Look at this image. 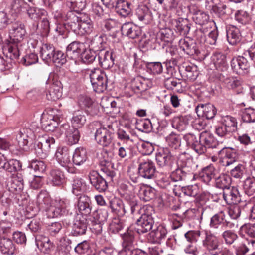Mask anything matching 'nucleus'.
<instances>
[{"label": "nucleus", "instance_id": "nucleus-1", "mask_svg": "<svg viewBox=\"0 0 255 255\" xmlns=\"http://www.w3.org/2000/svg\"><path fill=\"white\" fill-rule=\"evenodd\" d=\"M37 201L41 208L45 209L50 218L57 217L64 214L68 205L66 200H52L46 192L39 194Z\"/></svg>", "mask_w": 255, "mask_h": 255}, {"label": "nucleus", "instance_id": "nucleus-2", "mask_svg": "<svg viewBox=\"0 0 255 255\" xmlns=\"http://www.w3.org/2000/svg\"><path fill=\"white\" fill-rule=\"evenodd\" d=\"M67 19L69 20V24L73 26L75 30L77 29L80 30L82 33H90L93 29V24L91 19L84 18L82 19L74 14L72 11H69L67 14Z\"/></svg>", "mask_w": 255, "mask_h": 255}, {"label": "nucleus", "instance_id": "nucleus-3", "mask_svg": "<svg viewBox=\"0 0 255 255\" xmlns=\"http://www.w3.org/2000/svg\"><path fill=\"white\" fill-rule=\"evenodd\" d=\"M90 78L94 90L98 93L103 92L107 88V79L104 72L100 69L91 71Z\"/></svg>", "mask_w": 255, "mask_h": 255}, {"label": "nucleus", "instance_id": "nucleus-4", "mask_svg": "<svg viewBox=\"0 0 255 255\" xmlns=\"http://www.w3.org/2000/svg\"><path fill=\"white\" fill-rule=\"evenodd\" d=\"M9 230V227L0 223V250L3 254L13 255L16 252L15 246L10 239L5 237Z\"/></svg>", "mask_w": 255, "mask_h": 255}, {"label": "nucleus", "instance_id": "nucleus-5", "mask_svg": "<svg viewBox=\"0 0 255 255\" xmlns=\"http://www.w3.org/2000/svg\"><path fill=\"white\" fill-rule=\"evenodd\" d=\"M205 237L202 241L203 247L210 254L218 255L220 243L218 237L208 231H204Z\"/></svg>", "mask_w": 255, "mask_h": 255}, {"label": "nucleus", "instance_id": "nucleus-6", "mask_svg": "<svg viewBox=\"0 0 255 255\" xmlns=\"http://www.w3.org/2000/svg\"><path fill=\"white\" fill-rule=\"evenodd\" d=\"M113 134V130L111 126H101L96 130L95 139L98 144L103 147H107L112 142Z\"/></svg>", "mask_w": 255, "mask_h": 255}, {"label": "nucleus", "instance_id": "nucleus-7", "mask_svg": "<svg viewBox=\"0 0 255 255\" xmlns=\"http://www.w3.org/2000/svg\"><path fill=\"white\" fill-rule=\"evenodd\" d=\"M39 130L40 128L36 122H32L23 128L20 131V136L18 139L20 146L27 145L29 140L34 139Z\"/></svg>", "mask_w": 255, "mask_h": 255}, {"label": "nucleus", "instance_id": "nucleus-8", "mask_svg": "<svg viewBox=\"0 0 255 255\" xmlns=\"http://www.w3.org/2000/svg\"><path fill=\"white\" fill-rule=\"evenodd\" d=\"M148 209L147 207L146 209L143 208V210L144 213H142L141 217L137 220L136 224L138 226L137 231L139 233H145L152 228L154 223L153 218L152 214L150 213V209L152 210L151 207Z\"/></svg>", "mask_w": 255, "mask_h": 255}, {"label": "nucleus", "instance_id": "nucleus-9", "mask_svg": "<svg viewBox=\"0 0 255 255\" xmlns=\"http://www.w3.org/2000/svg\"><path fill=\"white\" fill-rule=\"evenodd\" d=\"M189 161L185 165H181V167L173 171L170 177L173 181L176 182L180 180H194L195 175L191 172V168L187 165Z\"/></svg>", "mask_w": 255, "mask_h": 255}, {"label": "nucleus", "instance_id": "nucleus-10", "mask_svg": "<svg viewBox=\"0 0 255 255\" xmlns=\"http://www.w3.org/2000/svg\"><path fill=\"white\" fill-rule=\"evenodd\" d=\"M62 132H64L65 140L70 145L75 144L79 141L80 134L78 129L73 127H70L68 124H63L60 128Z\"/></svg>", "mask_w": 255, "mask_h": 255}, {"label": "nucleus", "instance_id": "nucleus-11", "mask_svg": "<svg viewBox=\"0 0 255 255\" xmlns=\"http://www.w3.org/2000/svg\"><path fill=\"white\" fill-rule=\"evenodd\" d=\"M61 117L48 113H43L41 118L43 128L47 131H53L60 122Z\"/></svg>", "mask_w": 255, "mask_h": 255}, {"label": "nucleus", "instance_id": "nucleus-12", "mask_svg": "<svg viewBox=\"0 0 255 255\" xmlns=\"http://www.w3.org/2000/svg\"><path fill=\"white\" fill-rule=\"evenodd\" d=\"M25 26L21 22H16L12 24L9 31L10 41L21 43L25 36Z\"/></svg>", "mask_w": 255, "mask_h": 255}, {"label": "nucleus", "instance_id": "nucleus-13", "mask_svg": "<svg viewBox=\"0 0 255 255\" xmlns=\"http://www.w3.org/2000/svg\"><path fill=\"white\" fill-rule=\"evenodd\" d=\"M184 139L186 141L188 146H190L197 153L202 154L206 151L207 149L206 146L201 142L199 139V140H197L194 134H186L184 135Z\"/></svg>", "mask_w": 255, "mask_h": 255}, {"label": "nucleus", "instance_id": "nucleus-14", "mask_svg": "<svg viewBox=\"0 0 255 255\" xmlns=\"http://www.w3.org/2000/svg\"><path fill=\"white\" fill-rule=\"evenodd\" d=\"M55 156L57 162L62 167H69L72 165L70 160V151L66 147L58 148Z\"/></svg>", "mask_w": 255, "mask_h": 255}, {"label": "nucleus", "instance_id": "nucleus-15", "mask_svg": "<svg viewBox=\"0 0 255 255\" xmlns=\"http://www.w3.org/2000/svg\"><path fill=\"white\" fill-rule=\"evenodd\" d=\"M84 50H85V45L83 43L74 41L67 47L66 55L72 59H76L81 55Z\"/></svg>", "mask_w": 255, "mask_h": 255}, {"label": "nucleus", "instance_id": "nucleus-16", "mask_svg": "<svg viewBox=\"0 0 255 255\" xmlns=\"http://www.w3.org/2000/svg\"><path fill=\"white\" fill-rule=\"evenodd\" d=\"M231 66L232 69L239 74L244 73L249 68L248 61L243 56L233 58L231 61Z\"/></svg>", "mask_w": 255, "mask_h": 255}, {"label": "nucleus", "instance_id": "nucleus-17", "mask_svg": "<svg viewBox=\"0 0 255 255\" xmlns=\"http://www.w3.org/2000/svg\"><path fill=\"white\" fill-rule=\"evenodd\" d=\"M223 196L224 200L228 204H237L241 200L238 190L234 187L225 189Z\"/></svg>", "mask_w": 255, "mask_h": 255}, {"label": "nucleus", "instance_id": "nucleus-18", "mask_svg": "<svg viewBox=\"0 0 255 255\" xmlns=\"http://www.w3.org/2000/svg\"><path fill=\"white\" fill-rule=\"evenodd\" d=\"M155 172V166L150 160H147L139 165L138 172L143 178L151 179L154 176Z\"/></svg>", "mask_w": 255, "mask_h": 255}, {"label": "nucleus", "instance_id": "nucleus-19", "mask_svg": "<svg viewBox=\"0 0 255 255\" xmlns=\"http://www.w3.org/2000/svg\"><path fill=\"white\" fill-rule=\"evenodd\" d=\"M219 155L224 166H229L236 160V152L235 150L232 148H223L220 151Z\"/></svg>", "mask_w": 255, "mask_h": 255}, {"label": "nucleus", "instance_id": "nucleus-20", "mask_svg": "<svg viewBox=\"0 0 255 255\" xmlns=\"http://www.w3.org/2000/svg\"><path fill=\"white\" fill-rule=\"evenodd\" d=\"M226 215L224 212L220 211L214 215L210 219L209 226L211 228H217L220 225L231 227L230 221L226 219Z\"/></svg>", "mask_w": 255, "mask_h": 255}, {"label": "nucleus", "instance_id": "nucleus-21", "mask_svg": "<svg viewBox=\"0 0 255 255\" xmlns=\"http://www.w3.org/2000/svg\"><path fill=\"white\" fill-rule=\"evenodd\" d=\"M121 188L125 190V192L122 195L123 198L129 202L131 213H134L135 211H138L140 208V207L138 205L135 196L128 190V187L126 185L122 184Z\"/></svg>", "mask_w": 255, "mask_h": 255}, {"label": "nucleus", "instance_id": "nucleus-22", "mask_svg": "<svg viewBox=\"0 0 255 255\" xmlns=\"http://www.w3.org/2000/svg\"><path fill=\"white\" fill-rule=\"evenodd\" d=\"M167 231L163 225L158 226L149 234L150 241L153 243L160 244L166 237Z\"/></svg>", "mask_w": 255, "mask_h": 255}, {"label": "nucleus", "instance_id": "nucleus-23", "mask_svg": "<svg viewBox=\"0 0 255 255\" xmlns=\"http://www.w3.org/2000/svg\"><path fill=\"white\" fill-rule=\"evenodd\" d=\"M35 241L37 247L44 253H48L53 248V244L46 236L37 235L35 236Z\"/></svg>", "mask_w": 255, "mask_h": 255}, {"label": "nucleus", "instance_id": "nucleus-24", "mask_svg": "<svg viewBox=\"0 0 255 255\" xmlns=\"http://www.w3.org/2000/svg\"><path fill=\"white\" fill-rule=\"evenodd\" d=\"M98 56L99 63L104 68L107 69L113 66L114 59L111 52L102 50L99 52Z\"/></svg>", "mask_w": 255, "mask_h": 255}, {"label": "nucleus", "instance_id": "nucleus-25", "mask_svg": "<svg viewBox=\"0 0 255 255\" xmlns=\"http://www.w3.org/2000/svg\"><path fill=\"white\" fill-rule=\"evenodd\" d=\"M196 113L199 115L200 112L202 113V116L205 117L207 119L213 118L217 112L216 108L211 104H206L198 106L196 108Z\"/></svg>", "mask_w": 255, "mask_h": 255}, {"label": "nucleus", "instance_id": "nucleus-26", "mask_svg": "<svg viewBox=\"0 0 255 255\" xmlns=\"http://www.w3.org/2000/svg\"><path fill=\"white\" fill-rule=\"evenodd\" d=\"M121 31L123 34L132 39L139 36L141 33L139 27L129 23L124 24L122 26Z\"/></svg>", "mask_w": 255, "mask_h": 255}, {"label": "nucleus", "instance_id": "nucleus-27", "mask_svg": "<svg viewBox=\"0 0 255 255\" xmlns=\"http://www.w3.org/2000/svg\"><path fill=\"white\" fill-rule=\"evenodd\" d=\"M89 179L91 184L99 192L104 191L107 187L106 181L96 172L91 173Z\"/></svg>", "mask_w": 255, "mask_h": 255}, {"label": "nucleus", "instance_id": "nucleus-28", "mask_svg": "<svg viewBox=\"0 0 255 255\" xmlns=\"http://www.w3.org/2000/svg\"><path fill=\"white\" fill-rule=\"evenodd\" d=\"M61 83L59 82L51 84L46 93V98L48 100L56 101L62 96Z\"/></svg>", "mask_w": 255, "mask_h": 255}, {"label": "nucleus", "instance_id": "nucleus-29", "mask_svg": "<svg viewBox=\"0 0 255 255\" xmlns=\"http://www.w3.org/2000/svg\"><path fill=\"white\" fill-rule=\"evenodd\" d=\"M21 45V43L14 42L10 40L5 47L6 56L13 60L18 59L20 55V46Z\"/></svg>", "mask_w": 255, "mask_h": 255}, {"label": "nucleus", "instance_id": "nucleus-30", "mask_svg": "<svg viewBox=\"0 0 255 255\" xmlns=\"http://www.w3.org/2000/svg\"><path fill=\"white\" fill-rule=\"evenodd\" d=\"M227 38L229 43L231 45L236 44L240 41V33L239 29L233 25L227 27Z\"/></svg>", "mask_w": 255, "mask_h": 255}, {"label": "nucleus", "instance_id": "nucleus-31", "mask_svg": "<svg viewBox=\"0 0 255 255\" xmlns=\"http://www.w3.org/2000/svg\"><path fill=\"white\" fill-rule=\"evenodd\" d=\"M55 52V48L52 44L45 43L40 48V56L46 62H51V58Z\"/></svg>", "mask_w": 255, "mask_h": 255}, {"label": "nucleus", "instance_id": "nucleus-32", "mask_svg": "<svg viewBox=\"0 0 255 255\" xmlns=\"http://www.w3.org/2000/svg\"><path fill=\"white\" fill-rule=\"evenodd\" d=\"M217 173L215 168L211 165L204 168L200 173L201 180L206 184H208L213 179H215Z\"/></svg>", "mask_w": 255, "mask_h": 255}, {"label": "nucleus", "instance_id": "nucleus-33", "mask_svg": "<svg viewBox=\"0 0 255 255\" xmlns=\"http://www.w3.org/2000/svg\"><path fill=\"white\" fill-rule=\"evenodd\" d=\"M117 13L123 17L128 16L131 12L130 3L124 0L117 2L114 8Z\"/></svg>", "mask_w": 255, "mask_h": 255}, {"label": "nucleus", "instance_id": "nucleus-34", "mask_svg": "<svg viewBox=\"0 0 255 255\" xmlns=\"http://www.w3.org/2000/svg\"><path fill=\"white\" fill-rule=\"evenodd\" d=\"M109 206L113 212L118 216H123L126 213V210L123 201L119 198L114 197L109 202Z\"/></svg>", "mask_w": 255, "mask_h": 255}, {"label": "nucleus", "instance_id": "nucleus-35", "mask_svg": "<svg viewBox=\"0 0 255 255\" xmlns=\"http://www.w3.org/2000/svg\"><path fill=\"white\" fill-rule=\"evenodd\" d=\"M87 227V220L84 217L77 218L73 226V231L75 235H80L85 233Z\"/></svg>", "mask_w": 255, "mask_h": 255}, {"label": "nucleus", "instance_id": "nucleus-36", "mask_svg": "<svg viewBox=\"0 0 255 255\" xmlns=\"http://www.w3.org/2000/svg\"><path fill=\"white\" fill-rule=\"evenodd\" d=\"M156 190L150 186L143 185L139 191L140 198L145 202L149 201L154 198Z\"/></svg>", "mask_w": 255, "mask_h": 255}, {"label": "nucleus", "instance_id": "nucleus-37", "mask_svg": "<svg viewBox=\"0 0 255 255\" xmlns=\"http://www.w3.org/2000/svg\"><path fill=\"white\" fill-rule=\"evenodd\" d=\"M172 159V155L168 149H163L159 151L156 155L157 164L161 167L167 165Z\"/></svg>", "mask_w": 255, "mask_h": 255}, {"label": "nucleus", "instance_id": "nucleus-38", "mask_svg": "<svg viewBox=\"0 0 255 255\" xmlns=\"http://www.w3.org/2000/svg\"><path fill=\"white\" fill-rule=\"evenodd\" d=\"M26 10L29 18L34 21H37L46 14V11L44 9L29 6V5Z\"/></svg>", "mask_w": 255, "mask_h": 255}, {"label": "nucleus", "instance_id": "nucleus-39", "mask_svg": "<svg viewBox=\"0 0 255 255\" xmlns=\"http://www.w3.org/2000/svg\"><path fill=\"white\" fill-rule=\"evenodd\" d=\"M87 159V151L82 147L77 148L73 155V162L76 165H80Z\"/></svg>", "mask_w": 255, "mask_h": 255}, {"label": "nucleus", "instance_id": "nucleus-40", "mask_svg": "<svg viewBox=\"0 0 255 255\" xmlns=\"http://www.w3.org/2000/svg\"><path fill=\"white\" fill-rule=\"evenodd\" d=\"M49 179L54 185H60L65 182L64 174L60 170L56 168L51 170Z\"/></svg>", "mask_w": 255, "mask_h": 255}, {"label": "nucleus", "instance_id": "nucleus-41", "mask_svg": "<svg viewBox=\"0 0 255 255\" xmlns=\"http://www.w3.org/2000/svg\"><path fill=\"white\" fill-rule=\"evenodd\" d=\"M212 60L217 69L224 71L227 68V62L225 55L220 53H215L212 57Z\"/></svg>", "mask_w": 255, "mask_h": 255}, {"label": "nucleus", "instance_id": "nucleus-42", "mask_svg": "<svg viewBox=\"0 0 255 255\" xmlns=\"http://www.w3.org/2000/svg\"><path fill=\"white\" fill-rule=\"evenodd\" d=\"M28 7V4L23 0H14L11 5V12L17 15L26 10Z\"/></svg>", "mask_w": 255, "mask_h": 255}, {"label": "nucleus", "instance_id": "nucleus-43", "mask_svg": "<svg viewBox=\"0 0 255 255\" xmlns=\"http://www.w3.org/2000/svg\"><path fill=\"white\" fill-rule=\"evenodd\" d=\"M201 143H203L207 148L215 147L216 142L213 136L207 131L202 132L199 137Z\"/></svg>", "mask_w": 255, "mask_h": 255}, {"label": "nucleus", "instance_id": "nucleus-44", "mask_svg": "<svg viewBox=\"0 0 255 255\" xmlns=\"http://www.w3.org/2000/svg\"><path fill=\"white\" fill-rule=\"evenodd\" d=\"M255 244V239H252L250 241L246 240L242 242L240 245L236 247V253L237 255H245L247 253L249 248L253 246Z\"/></svg>", "mask_w": 255, "mask_h": 255}, {"label": "nucleus", "instance_id": "nucleus-45", "mask_svg": "<svg viewBox=\"0 0 255 255\" xmlns=\"http://www.w3.org/2000/svg\"><path fill=\"white\" fill-rule=\"evenodd\" d=\"M221 121L232 132L236 131L237 129V121L235 117L227 115L222 118Z\"/></svg>", "mask_w": 255, "mask_h": 255}, {"label": "nucleus", "instance_id": "nucleus-46", "mask_svg": "<svg viewBox=\"0 0 255 255\" xmlns=\"http://www.w3.org/2000/svg\"><path fill=\"white\" fill-rule=\"evenodd\" d=\"M90 199L88 197L83 196L79 198L78 203V208L81 214L83 215L89 214L91 212L89 205Z\"/></svg>", "mask_w": 255, "mask_h": 255}, {"label": "nucleus", "instance_id": "nucleus-47", "mask_svg": "<svg viewBox=\"0 0 255 255\" xmlns=\"http://www.w3.org/2000/svg\"><path fill=\"white\" fill-rule=\"evenodd\" d=\"M86 119L83 112L78 111L75 113L71 119V123L73 127H82L86 123Z\"/></svg>", "mask_w": 255, "mask_h": 255}, {"label": "nucleus", "instance_id": "nucleus-48", "mask_svg": "<svg viewBox=\"0 0 255 255\" xmlns=\"http://www.w3.org/2000/svg\"><path fill=\"white\" fill-rule=\"evenodd\" d=\"M22 165L19 161L11 159L6 161L3 165V169L9 172H16L21 169Z\"/></svg>", "mask_w": 255, "mask_h": 255}, {"label": "nucleus", "instance_id": "nucleus-49", "mask_svg": "<svg viewBox=\"0 0 255 255\" xmlns=\"http://www.w3.org/2000/svg\"><path fill=\"white\" fill-rule=\"evenodd\" d=\"M207 3L206 8L218 16L220 17L225 13L224 11L226 8L225 5L221 4L214 5L212 0H208Z\"/></svg>", "mask_w": 255, "mask_h": 255}, {"label": "nucleus", "instance_id": "nucleus-50", "mask_svg": "<svg viewBox=\"0 0 255 255\" xmlns=\"http://www.w3.org/2000/svg\"><path fill=\"white\" fill-rule=\"evenodd\" d=\"M231 180L230 177L225 174H222L217 178H215L216 185L218 188H221L224 190L226 188H228L230 186Z\"/></svg>", "mask_w": 255, "mask_h": 255}, {"label": "nucleus", "instance_id": "nucleus-51", "mask_svg": "<svg viewBox=\"0 0 255 255\" xmlns=\"http://www.w3.org/2000/svg\"><path fill=\"white\" fill-rule=\"evenodd\" d=\"M41 149V153L43 154V151L45 152V154L49 152L55 143V139L52 137H43L40 141Z\"/></svg>", "mask_w": 255, "mask_h": 255}, {"label": "nucleus", "instance_id": "nucleus-52", "mask_svg": "<svg viewBox=\"0 0 255 255\" xmlns=\"http://www.w3.org/2000/svg\"><path fill=\"white\" fill-rule=\"evenodd\" d=\"M125 222L119 218H114L109 225V230L113 233L119 232L125 226Z\"/></svg>", "mask_w": 255, "mask_h": 255}, {"label": "nucleus", "instance_id": "nucleus-53", "mask_svg": "<svg viewBox=\"0 0 255 255\" xmlns=\"http://www.w3.org/2000/svg\"><path fill=\"white\" fill-rule=\"evenodd\" d=\"M245 193L251 196L255 193V180L253 178H247L243 184Z\"/></svg>", "mask_w": 255, "mask_h": 255}, {"label": "nucleus", "instance_id": "nucleus-54", "mask_svg": "<svg viewBox=\"0 0 255 255\" xmlns=\"http://www.w3.org/2000/svg\"><path fill=\"white\" fill-rule=\"evenodd\" d=\"M136 15L138 19L145 24L149 23L151 20V16L146 8H138L136 10Z\"/></svg>", "mask_w": 255, "mask_h": 255}, {"label": "nucleus", "instance_id": "nucleus-55", "mask_svg": "<svg viewBox=\"0 0 255 255\" xmlns=\"http://www.w3.org/2000/svg\"><path fill=\"white\" fill-rule=\"evenodd\" d=\"M81 55L82 61L86 64H90L93 62L96 57V54L94 51L86 48Z\"/></svg>", "mask_w": 255, "mask_h": 255}, {"label": "nucleus", "instance_id": "nucleus-56", "mask_svg": "<svg viewBox=\"0 0 255 255\" xmlns=\"http://www.w3.org/2000/svg\"><path fill=\"white\" fill-rule=\"evenodd\" d=\"M221 237L227 245L232 244L238 238V235L234 231L230 230L224 231L222 233Z\"/></svg>", "mask_w": 255, "mask_h": 255}, {"label": "nucleus", "instance_id": "nucleus-57", "mask_svg": "<svg viewBox=\"0 0 255 255\" xmlns=\"http://www.w3.org/2000/svg\"><path fill=\"white\" fill-rule=\"evenodd\" d=\"M193 19L196 23L199 25H203L208 21L209 16L205 12L198 10L194 12Z\"/></svg>", "mask_w": 255, "mask_h": 255}, {"label": "nucleus", "instance_id": "nucleus-58", "mask_svg": "<svg viewBox=\"0 0 255 255\" xmlns=\"http://www.w3.org/2000/svg\"><path fill=\"white\" fill-rule=\"evenodd\" d=\"M23 179L21 174H17L14 176L12 180L11 190L12 191H21L23 188Z\"/></svg>", "mask_w": 255, "mask_h": 255}, {"label": "nucleus", "instance_id": "nucleus-59", "mask_svg": "<svg viewBox=\"0 0 255 255\" xmlns=\"http://www.w3.org/2000/svg\"><path fill=\"white\" fill-rule=\"evenodd\" d=\"M66 61V56L61 51H56L51 58V62L55 63L57 66H59L64 64Z\"/></svg>", "mask_w": 255, "mask_h": 255}, {"label": "nucleus", "instance_id": "nucleus-60", "mask_svg": "<svg viewBox=\"0 0 255 255\" xmlns=\"http://www.w3.org/2000/svg\"><path fill=\"white\" fill-rule=\"evenodd\" d=\"M243 120L247 123L255 121V110L252 108H247L244 110L242 114Z\"/></svg>", "mask_w": 255, "mask_h": 255}, {"label": "nucleus", "instance_id": "nucleus-61", "mask_svg": "<svg viewBox=\"0 0 255 255\" xmlns=\"http://www.w3.org/2000/svg\"><path fill=\"white\" fill-rule=\"evenodd\" d=\"M235 18L237 21L243 24L248 23L250 20L249 14L243 10L237 11L235 14Z\"/></svg>", "mask_w": 255, "mask_h": 255}, {"label": "nucleus", "instance_id": "nucleus-62", "mask_svg": "<svg viewBox=\"0 0 255 255\" xmlns=\"http://www.w3.org/2000/svg\"><path fill=\"white\" fill-rule=\"evenodd\" d=\"M72 192L75 195H78L83 190L84 185L81 179L76 178L72 184Z\"/></svg>", "mask_w": 255, "mask_h": 255}, {"label": "nucleus", "instance_id": "nucleus-63", "mask_svg": "<svg viewBox=\"0 0 255 255\" xmlns=\"http://www.w3.org/2000/svg\"><path fill=\"white\" fill-rule=\"evenodd\" d=\"M166 141L170 146L174 148H176L180 145V137L175 133H171L168 136L166 137Z\"/></svg>", "mask_w": 255, "mask_h": 255}, {"label": "nucleus", "instance_id": "nucleus-64", "mask_svg": "<svg viewBox=\"0 0 255 255\" xmlns=\"http://www.w3.org/2000/svg\"><path fill=\"white\" fill-rule=\"evenodd\" d=\"M139 148L142 154L145 155L151 154L154 150L152 144L149 142H142L139 144Z\"/></svg>", "mask_w": 255, "mask_h": 255}]
</instances>
